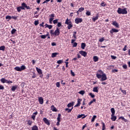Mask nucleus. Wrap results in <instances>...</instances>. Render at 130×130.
I'll use <instances>...</instances> for the list:
<instances>
[{
  "label": "nucleus",
  "mask_w": 130,
  "mask_h": 130,
  "mask_svg": "<svg viewBox=\"0 0 130 130\" xmlns=\"http://www.w3.org/2000/svg\"><path fill=\"white\" fill-rule=\"evenodd\" d=\"M96 77L98 79H101V81L103 82L104 81H106L107 80V76L106 74L104 73L102 70H98L96 74Z\"/></svg>",
  "instance_id": "nucleus-1"
},
{
  "label": "nucleus",
  "mask_w": 130,
  "mask_h": 130,
  "mask_svg": "<svg viewBox=\"0 0 130 130\" xmlns=\"http://www.w3.org/2000/svg\"><path fill=\"white\" fill-rule=\"evenodd\" d=\"M127 8H125L124 9H122L121 8H118L117 10V13L118 14H119L120 15H126L127 14Z\"/></svg>",
  "instance_id": "nucleus-2"
},
{
  "label": "nucleus",
  "mask_w": 130,
  "mask_h": 130,
  "mask_svg": "<svg viewBox=\"0 0 130 130\" xmlns=\"http://www.w3.org/2000/svg\"><path fill=\"white\" fill-rule=\"evenodd\" d=\"M65 24L66 25H68V28L69 30H70V29L73 27V24L72 23V21L68 18L66 19Z\"/></svg>",
  "instance_id": "nucleus-3"
},
{
  "label": "nucleus",
  "mask_w": 130,
  "mask_h": 130,
  "mask_svg": "<svg viewBox=\"0 0 130 130\" xmlns=\"http://www.w3.org/2000/svg\"><path fill=\"white\" fill-rule=\"evenodd\" d=\"M14 70L17 71V72H22V71H24V70H26V66H25V65H22L20 68L19 67H16L14 68Z\"/></svg>",
  "instance_id": "nucleus-4"
},
{
  "label": "nucleus",
  "mask_w": 130,
  "mask_h": 130,
  "mask_svg": "<svg viewBox=\"0 0 130 130\" xmlns=\"http://www.w3.org/2000/svg\"><path fill=\"white\" fill-rule=\"evenodd\" d=\"M36 69L37 72H38V73L39 74V75H40V78H43L42 70L41 69L38 68V67H37Z\"/></svg>",
  "instance_id": "nucleus-5"
},
{
  "label": "nucleus",
  "mask_w": 130,
  "mask_h": 130,
  "mask_svg": "<svg viewBox=\"0 0 130 130\" xmlns=\"http://www.w3.org/2000/svg\"><path fill=\"white\" fill-rule=\"evenodd\" d=\"M119 30L116 29V28H112L110 30V33L111 34V35H113L114 33H117V32H119Z\"/></svg>",
  "instance_id": "nucleus-6"
},
{
  "label": "nucleus",
  "mask_w": 130,
  "mask_h": 130,
  "mask_svg": "<svg viewBox=\"0 0 130 130\" xmlns=\"http://www.w3.org/2000/svg\"><path fill=\"white\" fill-rule=\"evenodd\" d=\"M46 37H48V39H50V36L49 35V32H47V34L46 35H41V38H42V39H45V38H46Z\"/></svg>",
  "instance_id": "nucleus-7"
},
{
  "label": "nucleus",
  "mask_w": 130,
  "mask_h": 130,
  "mask_svg": "<svg viewBox=\"0 0 130 130\" xmlns=\"http://www.w3.org/2000/svg\"><path fill=\"white\" fill-rule=\"evenodd\" d=\"M59 34H60V30L58 27H56V30L54 32V35H55V36H58Z\"/></svg>",
  "instance_id": "nucleus-8"
},
{
  "label": "nucleus",
  "mask_w": 130,
  "mask_h": 130,
  "mask_svg": "<svg viewBox=\"0 0 130 130\" xmlns=\"http://www.w3.org/2000/svg\"><path fill=\"white\" fill-rule=\"evenodd\" d=\"M54 14H51L49 15V17H50L49 19V24H52V21H53V19H54Z\"/></svg>",
  "instance_id": "nucleus-9"
},
{
  "label": "nucleus",
  "mask_w": 130,
  "mask_h": 130,
  "mask_svg": "<svg viewBox=\"0 0 130 130\" xmlns=\"http://www.w3.org/2000/svg\"><path fill=\"white\" fill-rule=\"evenodd\" d=\"M79 52L80 54H81V55H82V56H84V57H86V56H87V55L88 54V53H87V52L83 50L80 51Z\"/></svg>",
  "instance_id": "nucleus-10"
},
{
  "label": "nucleus",
  "mask_w": 130,
  "mask_h": 130,
  "mask_svg": "<svg viewBox=\"0 0 130 130\" xmlns=\"http://www.w3.org/2000/svg\"><path fill=\"white\" fill-rule=\"evenodd\" d=\"M75 22L76 24H79V23L83 22V19L77 18L75 20Z\"/></svg>",
  "instance_id": "nucleus-11"
},
{
  "label": "nucleus",
  "mask_w": 130,
  "mask_h": 130,
  "mask_svg": "<svg viewBox=\"0 0 130 130\" xmlns=\"http://www.w3.org/2000/svg\"><path fill=\"white\" fill-rule=\"evenodd\" d=\"M43 120L47 125H50V122H49V120L47 118L45 117L43 118Z\"/></svg>",
  "instance_id": "nucleus-12"
},
{
  "label": "nucleus",
  "mask_w": 130,
  "mask_h": 130,
  "mask_svg": "<svg viewBox=\"0 0 130 130\" xmlns=\"http://www.w3.org/2000/svg\"><path fill=\"white\" fill-rule=\"evenodd\" d=\"M38 114V112L36 111L35 113H33L31 117V119H33V120H35V118H36V115Z\"/></svg>",
  "instance_id": "nucleus-13"
},
{
  "label": "nucleus",
  "mask_w": 130,
  "mask_h": 130,
  "mask_svg": "<svg viewBox=\"0 0 130 130\" xmlns=\"http://www.w3.org/2000/svg\"><path fill=\"white\" fill-rule=\"evenodd\" d=\"M82 102V99H78L77 104L75 106V107H79L81 105V102Z\"/></svg>",
  "instance_id": "nucleus-14"
},
{
  "label": "nucleus",
  "mask_w": 130,
  "mask_h": 130,
  "mask_svg": "<svg viewBox=\"0 0 130 130\" xmlns=\"http://www.w3.org/2000/svg\"><path fill=\"white\" fill-rule=\"evenodd\" d=\"M112 24L113 25V26H115L116 28H119V24H118V23H117L116 21H112Z\"/></svg>",
  "instance_id": "nucleus-15"
},
{
  "label": "nucleus",
  "mask_w": 130,
  "mask_h": 130,
  "mask_svg": "<svg viewBox=\"0 0 130 130\" xmlns=\"http://www.w3.org/2000/svg\"><path fill=\"white\" fill-rule=\"evenodd\" d=\"M38 99H39V102L40 104H41V105L43 104V102H44L43 98L40 96L38 98Z\"/></svg>",
  "instance_id": "nucleus-16"
},
{
  "label": "nucleus",
  "mask_w": 130,
  "mask_h": 130,
  "mask_svg": "<svg viewBox=\"0 0 130 130\" xmlns=\"http://www.w3.org/2000/svg\"><path fill=\"white\" fill-rule=\"evenodd\" d=\"M51 109L52 111H53L54 112H56V111H57L56 108H55V107H54V105H52L51 106Z\"/></svg>",
  "instance_id": "nucleus-17"
},
{
  "label": "nucleus",
  "mask_w": 130,
  "mask_h": 130,
  "mask_svg": "<svg viewBox=\"0 0 130 130\" xmlns=\"http://www.w3.org/2000/svg\"><path fill=\"white\" fill-rule=\"evenodd\" d=\"M116 116H115L114 115H111V119L112 120V121H115L116 120Z\"/></svg>",
  "instance_id": "nucleus-18"
},
{
  "label": "nucleus",
  "mask_w": 130,
  "mask_h": 130,
  "mask_svg": "<svg viewBox=\"0 0 130 130\" xmlns=\"http://www.w3.org/2000/svg\"><path fill=\"white\" fill-rule=\"evenodd\" d=\"M45 28H48L49 29H52V27H53L52 25H49L47 23H46L45 24Z\"/></svg>",
  "instance_id": "nucleus-19"
},
{
  "label": "nucleus",
  "mask_w": 130,
  "mask_h": 130,
  "mask_svg": "<svg viewBox=\"0 0 130 130\" xmlns=\"http://www.w3.org/2000/svg\"><path fill=\"white\" fill-rule=\"evenodd\" d=\"M99 18V15L96 14V15L95 17H93L92 18V20L93 22H95V21H97V20H98Z\"/></svg>",
  "instance_id": "nucleus-20"
},
{
  "label": "nucleus",
  "mask_w": 130,
  "mask_h": 130,
  "mask_svg": "<svg viewBox=\"0 0 130 130\" xmlns=\"http://www.w3.org/2000/svg\"><path fill=\"white\" fill-rule=\"evenodd\" d=\"M26 7H27V4H26V3H23L21 4L22 10H25V8H26Z\"/></svg>",
  "instance_id": "nucleus-21"
},
{
  "label": "nucleus",
  "mask_w": 130,
  "mask_h": 130,
  "mask_svg": "<svg viewBox=\"0 0 130 130\" xmlns=\"http://www.w3.org/2000/svg\"><path fill=\"white\" fill-rule=\"evenodd\" d=\"M82 118V119L85 118H86V116H85V114H83L81 115L79 114L77 116V118Z\"/></svg>",
  "instance_id": "nucleus-22"
},
{
  "label": "nucleus",
  "mask_w": 130,
  "mask_h": 130,
  "mask_svg": "<svg viewBox=\"0 0 130 130\" xmlns=\"http://www.w3.org/2000/svg\"><path fill=\"white\" fill-rule=\"evenodd\" d=\"M93 61H94V62H97V61L99 60V58H98V56H94L93 57Z\"/></svg>",
  "instance_id": "nucleus-23"
},
{
  "label": "nucleus",
  "mask_w": 130,
  "mask_h": 130,
  "mask_svg": "<svg viewBox=\"0 0 130 130\" xmlns=\"http://www.w3.org/2000/svg\"><path fill=\"white\" fill-rule=\"evenodd\" d=\"M26 122L27 123V124H28V125H32V123H33V121L31 120H26Z\"/></svg>",
  "instance_id": "nucleus-24"
},
{
  "label": "nucleus",
  "mask_w": 130,
  "mask_h": 130,
  "mask_svg": "<svg viewBox=\"0 0 130 130\" xmlns=\"http://www.w3.org/2000/svg\"><path fill=\"white\" fill-rule=\"evenodd\" d=\"M17 85L13 86L11 90V91H12V92H15V91H16V90L17 89Z\"/></svg>",
  "instance_id": "nucleus-25"
},
{
  "label": "nucleus",
  "mask_w": 130,
  "mask_h": 130,
  "mask_svg": "<svg viewBox=\"0 0 130 130\" xmlns=\"http://www.w3.org/2000/svg\"><path fill=\"white\" fill-rule=\"evenodd\" d=\"M111 112L112 113L111 115H115V110L114 108L111 109Z\"/></svg>",
  "instance_id": "nucleus-26"
},
{
  "label": "nucleus",
  "mask_w": 130,
  "mask_h": 130,
  "mask_svg": "<svg viewBox=\"0 0 130 130\" xmlns=\"http://www.w3.org/2000/svg\"><path fill=\"white\" fill-rule=\"evenodd\" d=\"M7 81H8V80H7L5 78H2L1 79V83H3V84H5V83H7Z\"/></svg>",
  "instance_id": "nucleus-27"
},
{
  "label": "nucleus",
  "mask_w": 130,
  "mask_h": 130,
  "mask_svg": "<svg viewBox=\"0 0 130 130\" xmlns=\"http://www.w3.org/2000/svg\"><path fill=\"white\" fill-rule=\"evenodd\" d=\"M94 102H96V99H93L92 101L88 103V105L90 106L92 103H94Z\"/></svg>",
  "instance_id": "nucleus-28"
},
{
  "label": "nucleus",
  "mask_w": 130,
  "mask_h": 130,
  "mask_svg": "<svg viewBox=\"0 0 130 130\" xmlns=\"http://www.w3.org/2000/svg\"><path fill=\"white\" fill-rule=\"evenodd\" d=\"M57 54H58V53H56V52H55V53H52V55H51V57H56V55H57Z\"/></svg>",
  "instance_id": "nucleus-29"
},
{
  "label": "nucleus",
  "mask_w": 130,
  "mask_h": 130,
  "mask_svg": "<svg viewBox=\"0 0 130 130\" xmlns=\"http://www.w3.org/2000/svg\"><path fill=\"white\" fill-rule=\"evenodd\" d=\"M93 92H95L96 93H98V87H93Z\"/></svg>",
  "instance_id": "nucleus-30"
},
{
  "label": "nucleus",
  "mask_w": 130,
  "mask_h": 130,
  "mask_svg": "<svg viewBox=\"0 0 130 130\" xmlns=\"http://www.w3.org/2000/svg\"><path fill=\"white\" fill-rule=\"evenodd\" d=\"M6 19L7 20V22H9L10 20H12V17L11 16H7Z\"/></svg>",
  "instance_id": "nucleus-31"
},
{
  "label": "nucleus",
  "mask_w": 130,
  "mask_h": 130,
  "mask_svg": "<svg viewBox=\"0 0 130 130\" xmlns=\"http://www.w3.org/2000/svg\"><path fill=\"white\" fill-rule=\"evenodd\" d=\"M86 47V44L84 43H81V48L82 49H85V48Z\"/></svg>",
  "instance_id": "nucleus-32"
},
{
  "label": "nucleus",
  "mask_w": 130,
  "mask_h": 130,
  "mask_svg": "<svg viewBox=\"0 0 130 130\" xmlns=\"http://www.w3.org/2000/svg\"><path fill=\"white\" fill-rule=\"evenodd\" d=\"M73 108H72L71 109H69V108H67L65 110L66 111H68V113H70V112H72V110H73Z\"/></svg>",
  "instance_id": "nucleus-33"
},
{
  "label": "nucleus",
  "mask_w": 130,
  "mask_h": 130,
  "mask_svg": "<svg viewBox=\"0 0 130 130\" xmlns=\"http://www.w3.org/2000/svg\"><path fill=\"white\" fill-rule=\"evenodd\" d=\"M60 117H61V114H58V117L57 118V121H60Z\"/></svg>",
  "instance_id": "nucleus-34"
},
{
  "label": "nucleus",
  "mask_w": 130,
  "mask_h": 130,
  "mask_svg": "<svg viewBox=\"0 0 130 130\" xmlns=\"http://www.w3.org/2000/svg\"><path fill=\"white\" fill-rule=\"evenodd\" d=\"M31 130H38V126L34 125L32 127Z\"/></svg>",
  "instance_id": "nucleus-35"
},
{
  "label": "nucleus",
  "mask_w": 130,
  "mask_h": 130,
  "mask_svg": "<svg viewBox=\"0 0 130 130\" xmlns=\"http://www.w3.org/2000/svg\"><path fill=\"white\" fill-rule=\"evenodd\" d=\"M84 10H85L84 8L81 7L78 9V12H79L80 13H82V12H83Z\"/></svg>",
  "instance_id": "nucleus-36"
},
{
  "label": "nucleus",
  "mask_w": 130,
  "mask_h": 130,
  "mask_svg": "<svg viewBox=\"0 0 130 130\" xmlns=\"http://www.w3.org/2000/svg\"><path fill=\"white\" fill-rule=\"evenodd\" d=\"M96 117H97V116L93 115L92 118H91V122H93V121H95V119H96Z\"/></svg>",
  "instance_id": "nucleus-37"
},
{
  "label": "nucleus",
  "mask_w": 130,
  "mask_h": 130,
  "mask_svg": "<svg viewBox=\"0 0 130 130\" xmlns=\"http://www.w3.org/2000/svg\"><path fill=\"white\" fill-rule=\"evenodd\" d=\"M32 76H31L32 79H35L36 77H37V75H36V73L35 72H32Z\"/></svg>",
  "instance_id": "nucleus-38"
},
{
  "label": "nucleus",
  "mask_w": 130,
  "mask_h": 130,
  "mask_svg": "<svg viewBox=\"0 0 130 130\" xmlns=\"http://www.w3.org/2000/svg\"><path fill=\"white\" fill-rule=\"evenodd\" d=\"M16 9H17V12H21V11L22 10V7H21V6L18 7L16 8Z\"/></svg>",
  "instance_id": "nucleus-39"
},
{
  "label": "nucleus",
  "mask_w": 130,
  "mask_h": 130,
  "mask_svg": "<svg viewBox=\"0 0 130 130\" xmlns=\"http://www.w3.org/2000/svg\"><path fill=\"white\" fill-rule=\"evenodd\" d=\"M5 49H6V47L5 46H2L0 47V50L4 51Z\"/></svg>",
  "instance_id": "nucleus-40"
},
{
  "label": "nucleus",
  "mask_w": 130,
  "mask_h": 130,
  "mask_svg": "<svg viewBox=\"0 0 130 130\" xmlns=\"http://www.w3.org/2000/svg\"><path fill=\"white\" fill-rule=\"evenodd\" d=\"M68 107H72V106H74V103H70L67 105Z\"/></svg>",
  "instance_id": "nucleus-41"
},
{
  "label": "nucleus",
  "mask_w": 130,
  "mask_h": 130,
  "mask_svg": "<svg viewBox=\"0 0 130 130\" xmlns=\"http://www.w3.org/2000/svg\"><path fill=\"white\" fill-rule=\"evenodd\" d=\"M17 32V29L13 28L11 31V34H15Z\"/></svg>",
  "instance_id": "nucleus-42"
},
{
  "label": "nucleus",
  "mask_w": 130,
  "mask_h": 130,
  "mask_svg": "<svg viewBox=\"0 0 130 130\" xmlns=\"http://www.w3.org/2000/svg\"><path fill=\"white\" fill-rule=\"evenodd\" d=\"M102 130H105V123H104V122H102Z\"/></svg>",
  "instance_id": "nucleus-43"
},
{
  "label": "nucleus",
  "mask_w": 130,
  "mask_h": 130,
  "mask_svg": "<svg viewBox=\"0 0 130 130\" xmlns=\"http://www.w3.org/2000/svg\"><path fill=\"white\" fill-rule=\"evenodd\" d=\"M62 62H63V60H59L57 61V63H58V64H61V63H62Z\"/></svg>",
  "instance_id": "nucleus-44"
},
{
  "label": "nucleus",
  "mask_w": 130,
  "mask_h": 130,
  "mask_svg": "<svg viewBox=\"0 0 130 130\" xmlns=\"http://www.w3.org/2000/svg\"><path fill=\"white\" fill-rule=\"evenodd\" d=\"M89 95L90 96L91 98H94L95 97V95L93 93H92V92L89 93Z\"/></svg>",
  "instance_id": "nucleus-45"
},
{
  "label": "nucleus",
  "mask_w": 130,
  "mask_h": 130,
  "mask_svg": "<svg viewBox=\"0 0 130 130\" xmlns=\"http://www.w3.org/2000/svg\"><path fill=\"white\" fill-rule=\"evenodd\" d=\"M86 16H91V12L87 11L86 12Z\"/></svg>",
  "instance_id": "nucleus-46"
},
{
  "label": "nucleus",
  "mask_w": 130,
  "mask_h": 130,
  "mask_svg": "<svg viewBox=\"0 0 130 130\" xmlns=\"http://www.w3.org/2000/svg\"><path fill=\"white\" fill-rule=\"evenodd\" d=\"M79 94H81V95H84V94H85V91L81 90L79 92Z\"/></svg>",
  "instance_id": "nucleus-47"
},
{
  "label": "nucleus",
  "mask_w": 130,
  "mask_h": 130,
  "mask_svg": "<svg viewBox=\"0 0 130 130\" xmlns=\"http://www.w3.org/2000/svg\"><path fill=\"white\" fill-rule=\"evenodd\" d=\"M53 24H57L58 23V19H55L53 21Z\"/></svg>",
  "instance_id": "nucleus-48"
},
{
  "label": "nucleus",
  "mask_w": 130,
  "mask_h": 130,
  "mask_svg": "<svg viewBox=\"0 0 130 130\" xmlns=\"http://www.w3.org/2000/svg\"><path fill=\"white\" fill-rule=\"evenodd\" d=\"M118 72V70L117 69H113L112 70V73H117Z\"/></svg>",
  "instance_id": "nucleus-49"
},
{
  "label": "nucleus",
  "mask_w": 130,
  "mask_h": 130,
  "mask_svg": "<svg viewBox=\"0 0 130 130\" xmlns=\"http://www.w3.org/2000/svg\"><path fill=\"white\" fill-rule=\"evenodd\" d=\"M56 86L57 88H59L60 87V83L59 82H57L56 83Z\"/></svg>",
  "instance_id": "nucleus-50"
},
{
  "label": "nucleus",
  "mask_w": 130,
  "mask_h": 130,
  "mask_svg": "<svg viewBox=\"0 0 130 130\" xmlns=\"http://www.w3.org/2000/svg\"><path fill=\"white\" fill-rule=\"evenodd\" d=\"M54 30H50V33L51 34V35H54Z\"/></svg>",
  "instance_id": "nucleus-51"
},
{
  "label": "nucleus",
  "mask_w": 130,
  "mask_h": 130,
  "mask_svg": "<svg viewBox=\"0 0 130 130\" xmlns=\"http://www.w3.org/2000/svg\"><path fill=\"white\" fill-rule=\"evenodd\" d=\"M121 91L124 95L126 94V91L125 90L121 89Z\"/></svg>",
  "instance_id": "nucleus-52"
},
{
  "label": "nucleus",
  "mask_w": 130,
  "mask_h": 130,
  "mask_svg": "<svg viewBox=\"0 0 130 130\" xmlns=\"http://www.w3.org/2000/svg\"><path fill=\"white\" fill-rule=\"evenodd\" d=\"M38 24H39V21L38 20H36L35 21V26H37V25H38Z\"/></svg>",
  "instance_id": "nucleus-53"
},
{
  "label": "nucleus",
  "mask_w": 130,
  "mask_h": 130,
  "mask_svg": "<svg viewBox=\"0 0 130 130\" xmlns=\"http://www.w3.org/2000/svg\"><path fill=\"white\" fill-rule=\"evenodd\" d=\"M0 90H5V87L3 85L0 84Z\"/></svg>",
  "instance_id": "nucleus-54"
},
{
  "label": "nucleus",
  "mask_w": 130,
  "mask_h": 130,
  "mask_svg": "<svg viewBox=\"0 0 130 130\" xmlns=\"http://www.w3.org/2000/svg\"><path fill=\"white\" fill-rule=\"evenodd\" d=\"M7 84H13V81L11 80H7Z\"/></svg>",
  "instance_id": "nucleus-55"
},
{
  "label": "nucleus",
  "mask_w": 130,
  "mask_h": 130,
  "mask_svg": "<svg viewBox=\"0 0 130 130\" xmlns=\"http://www.w3.org/2000/svg\"><path fill=\"white\" fill-rule=\"evenodd\" d=\"M101 7H105L106 6V4H105V2H103L101 4Z\"/></svg>",
  "instance_id": "nucleus-56"
},
{
  "label": "nucleus",
  "mask_w": 130,
  "mask_h": 130,
  "mask_svg": "<svg viewBox=\"0 0 130 130\" xmlns=\"http://www.w3.org/2000/svg\"><path fill=\"white\" fill-rule=\"evenodd\" d=\"M71 74L72 76H73V77H75V73H74V72H73V70H71Z\"/></svg>",
  "instance_id": "nucleus-57"
},
{
  "label": "nucleus",
  "mask_w": 130,
  "mask_h": 130,
  "mask_svg": "<svg viewBox=\"0 0 130 130\" xmlns=\"http://www.w3.org/2000/svg\"><path fill=\"white\" fill-rule=\"evenodd\" d=\"M57 26V27H61V22H58Z\"/></svg>",
  "instance_id": "nucleus-58"
},
{
  "label": "nucleus",
  "mask_w": 130,
  "mask_h": 130,
  "mask_svg": "<svg viewBox=\"0 0 130 130\" xmlns=\"http://www.w3.org/2000/svg\"><path fill=\"white\" fill-rule=\"evenodd\" d=\"M78 45V43L75 42L73 44V47H77V46Z\"/></svg>",
  "instance_id": "nucleus-59"
},
{
  "label": "nucleus",
  "mask_w": 130,
  "mask_h": 130,
  "mask_svg": "<svg viewBox=\"0 0 130 130\" xmlns=\"http://www.w3.org/2000/svg\"><path fill=\"white\" fill-rule=\"evenodd\" d=\"M123 68L124 69V70H126V69H127V66L126 64L123 65Z\"/></svg>",
  "instance_id": "nucleus-60"
},
{
  "label": "nucleus",
  "mask_w": 130,
  "mask_h": 130,
  "mask_svg": "<svg viewBox=\"0 0 130 130\" xmlns=\"http://www.w3.org/2000/svg\"><path fill=\"white\" fill-rule=\"evenodd\" d=\"M111 57L112 59H116V56H115L111 55Z\"/></svg>",
  "instance_id": "nucleus-61"
},
{
  "label": "nucleus",
  "mask_w": 130,
  "mask_h": 130,
  "mask_svg": "<svg viewBox=\"0 0 130 130\" xmlns=\"http://www.w3.org/2000/svg\"><path fill=\"white\" fill-rule=\"evenodd\" d=\"M126 47H127V46L125 45V46H124V47L123 48V51H126Z\"/></svg>",
  "instance_id": "nucleus-62"
},
{
  "label": "nucleus",
  "mask_w": 130,
  "mask_h": 130,
  "mask_svg": "<svg viewBox=\"0 0 130 130\" xmlns=\"http://www.w3.org/2000/svg\"><path fill=\"white\" fill-rule=\"evenodd\" d=\"M49 77H50V75H49V74H48L46 75V79L47 80H48V79H49Z\"/></svg>",
  "instance_id": "nucleus-63"
},
{
  "label": "nucleus",
  "mask_w": 130,
  "mask_h": 130,
  "mask_svg": "<svg viewBox=\"0 0 130 130\" xmlns=\"http://www.w3.org/2000/svg\"><path fill=\"white\" fill-rule=\"evenodd\" d=\"M100 42H102L103 41H104V38H102L101 39H99Z\"/></svg>",
  "instance_id": "nucleus-64"
}]
</instances>
